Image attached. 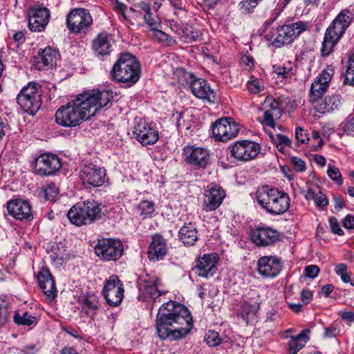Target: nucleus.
Here are the masks:
<instances>
[{
  "label": "nucleus",
  "mask_w": 354,
  "mask_h": 354,
  "mask_svg": "<svg viewBox=\"0 0 354 354\" xmlns=\"http://www.w3.org/2000/svg\"><path fill=\"white\" fill-rule=\"evenodd\" d=\"M111 98V93L105 90L79 94L75 99L57 110L55 121L64 127H77L83 121L94 116L99 109L106 106Z\"/></svg>",
  "instance_id": "f257e3e1"
},
{
  "label": "nucleus",
  "mask_w": 354,
  "mask_h": 354,
  "mask_svg": "<svg viewBox=\"0 0 354 354\" xmlns=\"http://www.w3.org/2000/svg\"><path fill=\"white\" fill-rule=\"evenodd\" d=\"M193 327L191 313L183 304L174 301L164 303L158 310L156 319V328L158 337L174 339L187 335Z\"/></svg>",
  "instance_id": "f03ea898"
},
{
  "label": "nucleus",
  "mask_w": 354,
  "mask_h": 354,
  "mask_svg": "<svg viewBox=\"0 0 354 354\" xmlns=\"http://www.w3.org/2000/svg\"><path fill=\"white\" fill-rule=\"evenodd\" d=\"M257 203L271 214H281L290 207V198L284 192L277 188L263 185L256 192Z\"/></svg>",
  "instance_id": "7ed1b4c3"
},
{
  "label": "nucleus",
  "mask_w": 354,
  "mask_h": 354,
  "mask_svg": "<svg viewBox=\"0 0 354 354\" xmlns=\"http://www.w3.org/2000/svg\"><path fill=\"white\" fill-rule=\"evenodd\" d=\"M111 75L113 80L131 86L140 79V63L137 58L130 53H122L113 65Z\"/></svg>",
  "instance_id": "20e7f679"
},
{
  "label": "nucleus",
  "mask_w": 354,
  "mask_h": 354,
  "mask_svg": "<svg viewBox=\"0 0 354 354\" xmlns=\"http://www.w3.org/2000/svg\"><path fill=\"white\" fill-rule=\"evenodd\" d=\"M351 15L349 11L341 12L326 29L321 48L322 56L327 57L333 51L335 46L351 23Z\"/></svg>",
  "instance_id": "39448f33"
},
{
  "label": "nucleus",
  "mask_w": 354,
  "mask_h": 354,
  "mask_svg": "<svg viewBox=\"0 0 354 354\" xmlns=\"http://www.w3.org/2000/svg\"><path fill=\"white\" fill-rule=\"evenodd\" d=\"M104 207L97 201L84 202L73 206L67 214L71 223L82 226L91 224L104 215Z\"/></svg>",
  "instance_id": "423d86ee"
},
{
  "label": "nucleus",
  "mask_w": 354,
  "mask_h": 354,
  "mask_svg": "<svg viewBox=\"0 0 354 354\" xmlns=\"http://www.w3.org/2000/svg\"><path fill=\"white\" fill-rule=\"evenodd\" d=\"M37 83L30 82L18 94L17 101L21 109L30 115H34L41 104V95L38 92Z\"/></svg>",
  "instance_id": "0eeeda50"
},
{
  "label": "nucleus",
  "mask_w": 354,
  "mask_h": 354,
  "mask_svg": "<svg viewBox=\"0 0 354 354\" xmlns=\"http://www.w3.org/2000/svg\"><path fill=\"white\" fill-rule=\"evenodd\" d=\"M92 25L93 18L84 8H75L67 15L66 26L74 34H86L91 30Z\"/></svg>",
  "instance_id": "6e6552de"
},
{
  "label": "nucleus",
  "mask_w": 354,
  "mask_h": 354,
  "mask_svg": "<svg viewBox=\"0 0 354 354\" xmlns=\"http://www.w3.org/2000/svg\"><path fill=\"white\" fill-rule=\"evenodd\" d=\"M309 27L307 21H299L284 25L277 28V34L272 41V45L280 48L292 42L299 35Z\"/></svg>",
  "instance_id": "1a4fd4ad"
},
{
  "label": "nucleus",
  "mask_w": 354,
  "mask_h": 354,
  "mask_svg": "<svg viewBox=\"0 0 354 354\" xmlns=\"http://www.w3.org/2000/svg\"><path fill=\"white\" fill-rule=\"evenodd\" d=\"M123 252V245L120 241L117 239H100L95 247L96 255L107 261L119 259L122 256Z\"/></svg>",
  "instance_id": "9d476101"
},
{
  "label": "nucleus",
  "mask_w": 354,
  "mask_h": 354,
  "mask_svg": "<svg viewBox=\"0 0 354 354\" xmlns=\"http://www.w3.org/2000/svg\"><path fill=\"white\" fill-rule=\"evenodd\" d=\"M239 131V124L231 118H221L212 125V136L216 141L227 142L235 138Z\"/></svg>",
  "instance_id": "9b49d317"
},
{
  "label": "nucleus",
  "mask_w": 354,
  "mask_h": 354,
  "mask_svg": "<svg viewBox=\"0 0 354 354\" xmlns=\"http://www.w3.org/2000/svg\"><path fill=\"white\" fill-rule=\"evenodd\" d=\"M231 156L238 161L247 162L254 159L260 152L259 144L251 140H239L229 148Z\"/></svg>",
  "instance_id": "f8f14e48"
},
{
  "label": "nucleus",
  "mask_w": 354,
  "mask_h": 354,
  "mask_svg": "<svg viewBox=\"0 0 354 354\" xmlns=\"http://www.w3.org/2000/svg\"><path fill=\"white\" fill-rule=\"evenodd\" d=\"M124 292L123 284L115 276H111L104 283L103 295L110 306L120 305L124 297Z\"/></svg>",
  "instance_id": "ddd939ff"
},
{
  "label": "nucleus",
  "mask_w": 354,
  "mask_h": 354,
  "mask_svg": "<svg viewBox=\"0 0 354 354\" xmlns=\"http://www.w3.org/2000/svg\"><path fill=\"white\" fill-rule=\"evenodd\" d=\"M134 138L143 146L155 144L159 139V134L150 124L140 119L133 131Z\"/></svg>",
  "instance_id": "4468645a"
},
{
  "label": "nucleus",
  "mask_w": 354,
  "mask_h": 354,
  "mask_svg": "<svg viewBox=\"0 0 354 354\" xmlns=\"http://www.w3.org/2000/svg\"><path fill=\"white\" fill-rule=\"evenodd\" d=\"M106 170L93 163L84 165L80 171V178L84 184L100 187L104 182Z\"/></svg>",
  "instance_id": "2eb2a0df"
},
{
  "label": "nucleus",
  "mask_w": 354,
  "mask_h": 354,
  "mask_svg": "<svg viewBox=\"0 0 354 354\" xmlns=\"http://www.w3.org/2000/svg\"><path fill=\"white\" fill-rule=\"evenodd\" d=\"M61 167L60 159L55 155L44 153L35 161L34 169L40 176H49Z\"/></svg>",
  "instance_id": "dca6fc26"
},
{
  "label": "nucleus",
  "mask_w": 354,
  "mask_h": 354,
  "mask_svg": "<svg viewBox=\"0 0 354 354\" xmlns=\"http://www.w3.org/2000/svg\"><path fill=\"white\" fill-rule=\"evenodd\" d=\"M218 261L216 253L205 254L197 259L193 270L199 277L209 278L216 273Z\"/></svg>",
  "instance_id": "f3484780"
},
{
  "label": "nucleus",
  "mask_w": 354,
  "mask_h": 354,
  "mask_svg": "<svg viewBox=\"0 0 354 354\" xmlns=\"http://www.w3.org/2000/svg\"><path fill=\"white\" fill-rule=\"evenodd\" d=\"M281 268V261L277 257L265 256L258 261V272L264 278H274L279 274Z\"/></svg>",
  "instance_id": "a211bd4d"
},
{
  "label": "nucleus",
  "mask_w": 354,
  "mask_h": 354,
  "mask_svg": "<svg viewBox=\"0 0 354 354\" xmlns=\"http://www.w3.org/2000/svg\"><path fill=\"white\" fill-rule=\"evenodd\" d=\"M251 239L258 246L273 244L280 239V234L269 227H257L252 230Z\"/></svg>",
  "instance_id": "6ab92c4d"
},
{
  "label": "nucleus",
  "mask_w": 354,
  "mask_h": 354,
  "mask_svg": "<svg viewBox=\"0 0 354 354\" xmlns=\"http://www.w3.org/2000/svg\"><path fill=\"white\" fill-rule=\"evenodd\" d=\"M28 15L30 30L41 32L49 21L50 12L46 8H31L28 10Z\"/></svg>",
  "instance_id": "aec40b11"
},
{
  "label": "nucleus",
  "mask_w": 354,
  "mask_h": 354,
  "mask_svg": "<svg viewBox=\"0 0 354 354\" xmlns=\"http://www.w3.org/2000/svg\"><path fill=\"white\" fill-rule=\"evenodd\" d=\"M185 160L198 168H205L209 161L208 151L202 147L187 146L184 148Z\"/></svg>",
  "instance_id": "412c9836"
},
{
  "label": "nucleus",
  "mask_w": 354,
  "mask_h": 354,
  "mask_svg": "<svg viewBox=\"0 0 354 354\" xmlns=\"http://www.w3.org/2000/svg\"><path fill=\"white\" fill-rule=\"evenodd\" d=\"M9 214L17 220L32 219V214L29 203L22 199H13L7 205Z\"/></svg>",
  "instance_id": "4be33fe9"
},
{
  "label": "nucleus",
  "mask_w": 354,
  "mask_h": 354,
  "mask_svg": "<svg viewBox=\"0 0 354 354\" xmlns=\"http://www.w3.org/2000/svg\"><path fill=\"white\" fill-rule=\"evenodd\" d=\"M207 189L203 207L207 212H211L216 210L221 205L225 194L224 190L217 185H209Z\"/></svg>",
  "instance_id": "5701e85b"
},
{
  "label": "nucleus",
  "mask_w": 354,
  "mask_h": 354,
  "mask_svg": "<svg viewBox=\"0 0 354 354\" xmlns=\"http://www.w3.org/2000/svg\"><path fill=\"white\" fill-rule=\"evenodd\" d=\"M190 88L192 93L198 98L205 100L211 103H216L218 101L216 94L210 88L209 84L205 80H193Z\"/></svg>",
  "instance_id": "b1692460"
},
{
  "label": "nucleus",
  "mask_w": 354,
  "mask_h": 354,
  "mask_svg": "<svg viewBox=\"0 0 354 354\" xmlns=\"http://www.w3.org/2000/svg\"><path fill=\"white\" fill-rule=\"evenodd\" d=\"M113 39L112 35L102 32L92 41V50L98 56L108 55L112 51Z\"/></svg>",
  "instance_id": "393cba45"
},
{
  "label": "nucleus",
  "mask_w": 354,
  "mask_h": 354,
  "mask_svg": "<svg viewBox=\"0 0 354 354\" xmlns=\"http://www.w3.org/2000/svg\"><path fill=\"white\" fill-rule=\"evenodd\" d=\"M39 286L45 295L50 299L57 296V288L55 280L48 269L42 268L37 274Z\"/></svg>",
  "instance_id": "a878e982"
},
{
  "label": "nucleus",
  "mask_w": 354,
  "mask_h": 354,
  "mask_svg": "<svg viewBox=\"0 0 354 354\" xmlns=\"http://www.w3.org/2000/svg\"><path fill=\"white\" fill-rule=\"evenodd\" d=\"M167 252V246L165 239L159 234L153 235L147 251L149 260L160 261L165 257Z\"/></svg>",
  "instance_id": "bb28decb"
},
{
  "label": "nucleus",
  "mask_w": 354,
  "mask_h": 354,
  "mask_svg": "<svg viewBox=\"0 0 354 354\" xmlns=\"http://www.w3.org/2000/svg\"><path fill=\"white\" fill-rule=\"evenodd\" d=\"M59 55L55 50L48 47L35 57V66L38 70L51 68L56 65Z\"/></svg>",
  "instance_id": "cd10ccee"
},
{
  "label": "nucleus",
  "mask_w": 354,
  "mask_h": 354,
  "mask_svg": "<svg viewBox=\"0 0 354 354\" xmlns=\"http://www.w3.org/2000/svg\"><path fill=\"white\" fill-rule=\"evenodd\" d=\"M160 284V279L157 277L144 279L140 283V290L146 297L156 301L160 296L165 293L159 289Z\"/></svg>",
  "instance_id": "c85d7f7f"
},
{
  "label": "nucleus",
  "mask_w": 354,
  "mask_h": 354,
  "mask_svg": "<svg viewBox=\"0 0 354 354\" xmlns=\"http://www.w3.org/2000/svg\"><path fill=\"white\" fill-rule=\"evenodd\" d=\"M179 239L185 245L192 246L198 239V230L194 223L185 224L178 232Z\"/></svg>",
  "instance_id": "c756f323"
},
{
  "label": "nucleus",
  "mask_w": 354,
  "mask_h": 354,
  "mask_svg": "<svg viewBox=\"0 0 354 354\" xmlns=\"http://www.w3.org/2000/svg\"><path fill=\"white\" fill-rule=\"evenodd\" d=\"M307 189H301V194L304 196V198L308 200H314L317 206L324 207L328 204V200L327 199L325 194H323L321 192L316 194L315 188L318 190L320 189L318 185H313L312 183H307Z\"/></svg>",
  "instance_id": "7c9ffc66"
},
{
  "label": "nucleus",
  "mask_w": 354,
  "mask_h": 354,
  "mask_svg": "<svg viewBox=\"0 0 354 354\" xmlns=\"http://www.w3.org/2000/svg\"><path fill=\"white\" fill-rule=\"evenodd\" d=\"M340 105L339 95H333L326 97L323 100L319 102L315 106V110L320 113L333 112L337 109Z\"/></svg>",
  "instance_id": "2f4dec72"
},
{
  "label": "nucleus",
  "mask_w": 354,
  "mask_h": 354,
  "mask_svg": "<svg viewBox=\"0 0 354 354\" xmlns=\"http://www.w3.org/2000/svg\"><path fill=\"white\" fill-rule=\"evenodd\" d=\"M309 332V330H303L297 336L290 337V339L288 343V354H297L304 347L305 344L309 339V337L307 335Z\"/></svg>",
  "instance_id": "473e14b6"
},
{
  "label": "nucleus",
  "mask_w": 354,
  "mask_h": 354,
  "mask_svg": "<svg viewBox=\"0 0 354 354\" xmlns=\"http://www.w3.org/2000/svg\"><path fill=\"white\" fill-rule=\"evenodd\" d=\"M328 86V85L316 78L311 84L310 102L313 103L317 102L327 91Z\"/></svg>",
  "instance_id": "72a5a7b5"
},
{
  "label": "nucleus",
  "mask_w": 354,
  "mask_h": 354,
  "mask_svg": "<svg viewBox=\"0 0 354 354\" xmlns=\"http://www.w3.org/2000/svg\"><path fill=\"white\" fill-rule=\"evenodd\" d=\"M179 34L185 41L188 43L200 39L202 35L200 30H194L192 26L188 24H183L181 26L179 29Z\"/></svg>",
  "instance_id": "f704fd0d"
},
{
  "label": "nucleus",
  "mask_w": 354,
  "mask_h": 354,
  "mask_svg": "<svg viewBox=\"0 0 354 354\" xmlns=\"http://www.w3.org/2000/svg\"><path fill=\"white\" fill-rule=\"evenodd\" d=\"M259 309V302L251 304L248 301H244L241 306L239 313L247 324H248L249 320L256 315Z\"/></svg>",
  "instance_id": "c9c22d12"
},
{
  "label": "nucleus",
  "mask_w": 354,
  "mask_h": 354,
  "mask_svg": "<svg viewBox=\"0 0 354 354\" xmlns=\"http://www.w3.org/2000/svg\"><path fill=\"white\" fill-rule=\"evenodd\" d=\"M51 250L50 257L53 261L61 263L66 259L67 254L66 253L65 247L61 243H53L51 246Z\"/></svg>",
  "instance_id": "e433bc0d"
},
{
  "label": "nucleus",
  "mask_w": 354,
  "mask_h": 354,
  "mask_svg": "<svg viewBox=\"0 0 354 354\" xmlns=\"http://www.w3.org/2000/svg\"><path fill=\"white\" fill-rule=\"evenodd\" d=\"M36 317L28 312H24L21 315L16 313L14 315V322L19 325L30 326L36 323Z\"/></svg>",
  "instance_id": "4c0bfd02"
},
{
  "label": "nucleus",
  "mask_w": 354,
  "mask_h": 354,
  "mask_svg": "<svg viewBox=\"0 0 354 354\" xmlns=\"http://www.w3.org/2000/svg\"><path fill=\"white\" fill-rule=\"evenodd\" d=\"M270 138L274 142L277 149L281 153H285L286 147H290V140L286 136L281 134L270 135Z\"/></svg>",
  "instance_id": "58836bf2"
},
{
  "label": "nucleus",
  "mask_w": 354,
  "mask_h": 354,
  "mask_svg": "<svg viewBox=\"0 0 354 354\" xmlns=\"http://www.w3.org/2000/svg\"><path fill=\"white\" fill-rule=\"evenodd\" d=\"M344 83L354 86V53L348 57Z\"/></svg>",
  "instance_id": "ea45409f"
},
{
  "label": "nucleus",
  "mask_w": 354,
  "mask_h": 354,
  "mask_svg": "<svg viewBox=\"0 0 354 354\" xmlns=\"http://www.w3.org/2000/svg\"><path fill=\"white\" fill-rule=\"evenodd\" d=\"M46 199L55 201L59 194V189L55 183H49L44 187Z\"/></svg>",
  "instance_id": "a19ab883"
},
{
  "label": "nucleus",
  "mask_w": 354,
  "mask_h": 354,
  "mask_svg": "<svg viewBox=\"0 0 354 354\" xmlns=\"http://www.w3.org/2000/svg\"><path fill=\"white\" fill-rule=\"evenodd\" d=\"M11 314L9 304L6 301H0V327L6 324Z\"/></svg>",
  "instance_id": "79ce46f5"
},
{
  "label": "nucleus",
  "mask_w": 354,
  "mask_h": 354,
  "mask_svg": "<svg viewBox=\"0 0 354 354\" xmlns=\"http://www.w3.org/2000/svg\"><path fill=\"white\" fill-rule=\"evenodd\" d=\"M140 215L143 218L150 216L154 212V204L148 201H142L138 206Z\"/></svg>",
  "instance_id": "37998d69"
},
{
  "label": "nucleus",
  "mask_w": 354,
  "mask_h": 354,
  "mask_svg": "<svg viewBox=\"0 0 354 354\" xmlns=\"http://www.w3.org/2000/svg\"><path fill=\"white\" fill-rule=\"evenodd\" d=\"M205 341L209 346H216L221 343V338L218 332L209 330L205 335Z\"/></svg>",
  "instance_id": "c03bdc74"
},
{
  "label": "nucleus",
  "mask_w": 354,
  "mask_h": 354,
  "mask_svg": "<svg viewBox=\"0 0 354 354\" xmlns=\"http://www.w3.org/2000/svg\"><path fill=\"white\" fill-rule=\"evenodd\" d=\"M281 115L276 110L275 111L266 110L263 114V121L266 125L274 128L275 125L274 120L280 118Z\"/></svg>",
  "instance_id": "a18cd8bd"
},
{
  "label": "nucleus",
  "mask_w": 354,
  "mask_h": 354,
  "mask_svg": "<svg viewBox=\"0 0 354 354\" xmlns=\"http://www.w3.org/2000/svg\"><path fill=\"white\" fill-rule=\"evenodd\" d=\"M328 176L338 185L343 183V178L337 167L334 165H328L327 169Z\"/></svg>",
  "instance_id": "49530a36"
},
{
  "label": "nucleus",
  "mask_w": 354,
  "mask_h": 354,
  "mask_svg": "<svg viewBox=\"0 0 354 354\" xmlns=\"http://www.w3.org/2000/svg\"><path fill=\"white\" fill-rule=\"evenodd\" d=\"M335 272L339 276L344 283H348L351 274L347 271V266L344 263H339L335 266Z\"/></svg>",
  "instance_id": "de8ad7c7"
},
{
  "label": "nucleus",
  "mask_w": 354,
  "mask_h": 354,
  "mask_svg": "<svg viewBox=\"0 0 354 354\" xmlns=\"http://www.w3.org/2000/svg\"><path fill=\"white\" fill-rule=\"evenodd\" d=\"M334 75V68L332 66H327L322 73L317 77L321 82L329 86L332 77Z\"/></svg>",
  "instance_id": "09e8293b"
},
{
  "label": "nucleus",
  "mask_w": 354,
  "mask_h": 354,
  "mask_svg": "<svg viewBox=\"0 0 354 354\" xmlns=\"http://www.w3.org/2000/svg\"><path fill=\"white\" fill-rule=\"evenodd\" d=\"M263 83L257 79L248 82V89L250 93L257 94L263 90Z\"/></svg>",
  "instance_id": "8fccbe9b"
},
{
  "label": "nucleus",
  "mask_w": 354,
  "mask_h": 354,
  "mask_svg": "<svg viewBox=\"0 0 354 354\" xmlns=\"http://www.w3.org/2000/svg\"><path fill=\"white\" fill-rule=\"evenodd\" d=\"M290 162L294 169L297 172H302L306 169L305 161L299 157L291 156L290 158Z\"/></svg>",
  "instance_id": "3c124183"
},
{
  "label": "nucleus",
  "mask_w": 354,
  "mask_h": 354,
  "mask_svg": "<svg viewBox=\"0 0 354 354\" xmlns=\"http://www.w3.org/2000/svg\"><path fill=\"white\" fill-rule=\"evenodd\" d=\"M172 120L176 122V127L178 129L185 128L189 129V127L187 126L185 120V113L183 112H176L172 115Z\"/></svg>",
  "instance_id": "603ef678"
},
{
  "label": "nucleus",
  "mask_w": 354,
  "mask_h": 354,
  "mask_svg": "<svg viewBox=\"0 0 354 354\" xmlns=\"http://www.w3.org/2000/svg\"><path fill=\"white\" fill-rule=\"evenodd\" d=\"M113 1V8L114 10H115L116 12H119L122 17L123 18L124 20L125 21H129V17L130 16H127V13H126V10L127 9V6L120 2L118 0H112Z\"/></svg>",
  "instance_id": "864d4df0"
},
{
  "label": "nucleus",
  "mask_w": 354,
  "mask_h": 354,
  "mask_svg": "<svg viewBox=\"0 0 354 354\" xmlns=\"http://www.w3.org/2000/svg\"><path fill=\"white\" fill-rule=\"evenodd\" d=\"M154 35L155 37L160 41H165L167 44H172L174 43V40L169 36L167 34L165 33L162 30H159L157 28H156L154 30Z\"/></svg>",
  "instance_id": "5fc2aeb1"
},
{
  "label": "nucleus",
  "mask_w": 354,
  "mask_h": 354,
  "mask_svg": "<svg viewBox=\"0 0 354 354\" xmlns=\"http://www.w3.org/2000/svg\"><path fill=\"white\" fill-rule=\"evenodd\" d=\"M329 224L331 231L333 234L342 236L344 234L343 230L341 229L338 221L335 217H331L329 219Z\"/></svg>",
  "instance_id": "6e6d98bb"
},
{
  "label": "nucleus",
  "mask_w": 354,
  "mask_h": 354,
  "mask_svg": "<svg viewBox=\"0 0 354 354\" xmlns=\"http://www.w3.org/2000/svg\"><path fill=\"white\" fill-rule=\"evenodd\" d=\"M265 104L268 106V111H275L276 110L277 111L278 113L282 115V110L279 106V102L277 100L267 98L265 101Z\"/></svg>",
  "instance_id": "4d7b16f0"
},
{
  "label": "nucleus",
  "mask_w": 354,
  "mask_h": 354,
  "mask_svg": "<svg viewBox=\"0 0 354 354\" xmlns=\"http://www.w3.org/2000/svg\"><path fill=\"white\" fill-rule=\"evenodd\" d=\"M306 277L311 279L315 278L319 272V268L315 265H310L305 268Z\"/></svg>",
  "instance_id": "13d9d810"
},
{
  "label": "nucleus",
  "mask_w": 354,
  "mask_h": 354,
  "mask_svg": "<svg viewBox=\"0 0 354 354\" xmlns=\"http://www.w3.org/2000/svg\"><path fill=\"white\" fill-rule=\"evenodd\" d=\"M342 129L348 135L354 136V118L349 119L343 123Z\"/></svg>",
  "instance_id": "bf43d9fd"
},
{
  "label": "nucleus",
  "mask_w": 354,
  "mask_h": 354,
  "mask_svg": "<svg viewBox=\"0 0 354 354\" xmlns=\"http://www.w3.org/2000/svg\"><path fill=\"white\" fill-rule=\"evenodd\" d=\"M295 137L298 142L304 144L309 140L307 133L301 127H297L295 131Z\"/></svg>",
  "instance_id": "052dcab7"
},
{
  "label": "nucleus",
  "mask_w": 354,
  "mask_h": 354,
  "mask_svg": "<svg viewBox=\"0 0 354 354\" xmlns=\"http://www.w3.org/2000/svg\"><path fill=\"white\" fill-rule=\"evenodd\" d=\"M144 20L146 24H147L153 31L156 28H157L160 24L158 20L154 19L151 17V13H146L144 15Z\"/></svg>",
  "instance_id": "680f3d73"
},
{
  "label": "nucleus",
  "mask_w": 354,
  "mask_h": 354,
  "mask_svg": "<svg viewBox=\"0 0 354 354\" xmlns=\"http://www.w3.org/2000/svg\"><path fill=\"white\" fill-rule=\"evenodd\" d=\"M261 0H243L241 1V8L245 11H250L255 8Z\"/></svg>",
  "instance_id": "e2e57ef3"
},
{
  "label": "nucleus",
  "mask_w": 354,
  "mask_h": 354,
  "mask_svg": "<svg viewBox=\"0 0 354 354\" xmlns=\"http://www.w3.org/2000/svg\"><path fill=\"white\" fill-rule=\"evenodd\" d=\"M274 71L277 74L278 77L281 76L282 78H287L291 75L292 68L279 66Z\"/></svg>",
  "instance_id": "0e129e2a"
},
{
  "label": "nucleus",
  "mask_w": 354,
  "mask_h": 354,
  "mask_svg": "<svg viewBox=\"0 0 354 354\" xmlns=\"http://www.w3.org/2000/svg\"><path fill=\"white\" fill-rule=\"evenodd\" d=\"M340 317L346 320L348 324L351 325L354 322V313L351 311H341L339 313Z\"/></svg>",
  "instance_id": "69168bd1"
},
{
  "label": "nucleus",
  "mask_w": 354,
  "mask_h": 354,
  "mask_svg": "<svg viewBox=\"0 0 354 354\" xmlns=\"http://www.w3.org/2000/svg\"><path fill=\"white\" fill-rule=\"evenodd\" d=\"M343 226L346 229L354 230V216L346 215L344 220Z\"/></svg>",
  "instance_id": "338daca9"
},
{
  "label": "nucleus",
  "mask_w": 354,
  "mask_h": 354,
  "mask_svg": "<svg viewBox=\"0 0 354 354\" xmlns=\"http://www.w3.org/2000/svg\"><path fill=\"white\" fill-rule=\"evenodd\" d=\"M313 293L309 290H303L301 293V299L304 304H308L311 301Z\"/></svg>",
  "instance_id": "774afa93"
}]
</instances>
